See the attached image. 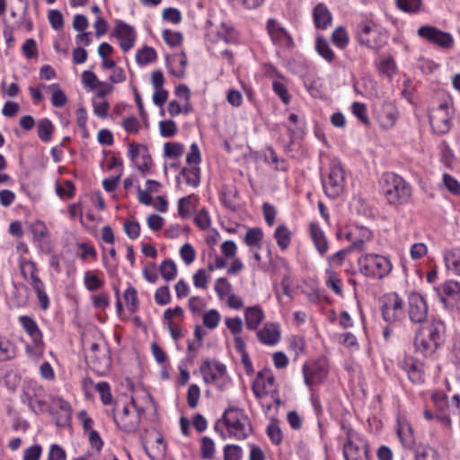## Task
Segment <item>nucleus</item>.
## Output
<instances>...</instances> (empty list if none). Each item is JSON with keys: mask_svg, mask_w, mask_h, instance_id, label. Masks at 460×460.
I'll list each match as a JSON object with an SVG mask.
<instances>
[{"mask_svg": "<svg viewBox=\"0 0 460 460\" xmlns=\"http://www.w3.org/2000/svg\"><path fill=\"white\" fill-rule=\"evenodd\" d=\"M447 340V327L440 319L433 318L427 326L420 327L414 339L417 352L427 358L441 348Z\"/></svg>", "mask_w": 460, "mask_h": 460, "instance_id": "1", "label": "nucleus"}, {"mask_svg": "<svg viewBox=\"0 0 460 460\" xmlns=\"http://www.w3.org/2000/svg\"><path fill=\"white\" fill-rule=\"evenodd\" d=\"M222 420L227 429L228 436L237 440H244L253 432L249 417L240 408L232 406L226 408Z\"/></svg>", "mask_w": 460, "mask_h": 460, "instance_id": "2", "label": "nucleus"}, {"mask_svg": "<svg viewBox=\"0 0 460 460\" xmlns=\"http://www.w3.org/2000/svg\"><path fill=\"white\" fill-rule=\"evenodd\" d=\"M382 190L386 200L391 205L404 204L411 195L410 184L402 177L394 172L383 174Z\"/></svg>", "mask_w": 460, "mask_h": 460, "instance_id": "3", "label": "nucleus"}, {"mask_svg": "<svg viewBox=\"0 0 460 460\" xmlns=\"http://www.w3.org/2000/svg\"><path fill=\"white\" fill-rule=\"evenodd\" d=\"M359 270L367 277L383 279L392 270L390 260L383 255L366 253L358 260Z\"/></svg>", "mask_w": 460, "mask_h": 460, "instance_id": "4", "label": "nucleus"}, {"mask_svg": "<svg viewBox=\"0 0 460 460\" xmlns=\"http://www.w3.org/2000/svg\"><path fill=\"white\" fill-rule=\"evenodd\" d=\"M325 194L334 199L343 191L345 183V172L341 163L332 161L330 164V172L327 178L322 179Z\"/></svg>", "mask_w": 460, "mask_h": 460, "instance_id": "5", "label": "nucleus"}, {"mask_svg": "<svg viewBox=\"0 0 460 460\" xmlns=\"http://www.w3.org/2000/svg\"><path fill=\"white\" fill-rule=\"evenodd\" d=\"M381 312L386 323H394L402 321L405 318L402 298L395 292L385 296L382 299Z\"/></svg>", "mask_w": 460, "mask_h": 460, "instance_id": "6", "label": "nucleus"}, {"mask_svg": "<svg viewBox=\"0 0 460 460\" xmlns=\"http://www.w3.org/2000/svg\"><path fill=\"white\" fill-rule=\"evenodd\" d=\"M356 34L360 45L372 49H380L386 43L385 35L378 31L376 26L369 22L358 24Z\"/></svg>", "mask_w": 460, "mask_h": 460, "instance_id": "7", "label": "nucleus"}, {"mask_svg": "<svg viewBox=\"0 0 460 460\" xmlns=\"http://www.w3.org/2000/svg\"><path fill=\"white\" fill-rule=\"evenodd\" d=\"M88 364L97 373H104L111 365V350L107 342L101 347L98 343L93 342L90 353L86 355Z\"/></svg>", "mask_w": 460, "mask_h": 460, "instance_id": "8", "label": "nucleus"}, {"mask_svg": "<svg viewBox=\"0 0 460 460\" xmlns=\"http://www.w3.org/2000/svg\"><path fill=\"white\" fill-rule=\"evenodd\" d=\"M18 321L23 331L28 334L32 341V346H26V352L32 355L35 354V350L41 354V350L44 346L43 335L36 321L29 315H21L19 316Z\"/></svg>", "mask_w": 460, "mask_h": 460, "instance_id": "9", "label": "nucleus"}, {"mask_svg": "<svg viewBox=\"0 0 460 460\" xmlns=\"http://www.w3.org/2000/svg\"><path fill=\"white\" fill-rule=\"evenodd\" d=\"M429 313V306L425 298L417 292H411L408 296L407 314L413 323H423L426 322Z\"/></svg>", "mask_w": 460, "mask_h": 460, "instance_id": "10", "label": "nucleus"}, {"mask_svg": "<svg viewBox=\"0 0 460 460\" xmlns=\"http://www.w3.org/2000/svg\"><path fill=\"white\" fill-rule=\"evenodd\" d=\"M439 301L445 309L453 310L460 301V283L456 280H447L435 288Z\"/></svg>", "mask_w": 460, "mask_h": 460, "instance_id": "11", "label": "nucleus"}, {"mask_svg": "<svg viewBox=\"0 0 460 460\" xmlns=\"http://www.w3.org/2000/svg\"><path fill=\"white\" fill-rule=\"evenodd\" d=\"M418 35L431 44L442 49H450L454 44V39L450 33L443 31L434 26H421L418 30Z\"/></svg>", "mask_w": 460, "mask_h": 460, "instance_id": "12", "label": "nucleus"}, {"mask_svg": "<svg viewBox=\"0 0 460 460\" xmlns=\"http://www.w3.org/2000/svg\"><path fill=\"white\" fill-rule=\"evenodd\" d=\"M447 108V103L443 102L429 116L430 126L439 135L447 133L451 128V117Z\"/></svg>", "mask_w": 460, "mask_h": 460, "instance_id": "13", "label": "nucleus"}, {"mask_svg": "<svg viewBox=\"0 0 460 460\" xmlns=\"http://www.w3.org/2000/svg\"><path fill=\"white\" fill-rule=\"evenodd\" d=\"M267 31L270 36L272 42L285 48H292L293 40L289 33L275 19H269L267 22Z\"/></svg>", "mask_w": 460, "mask_h": 460, "instance_id": "14", "label": "nucleus"}, {"mask_svg": "<svg viewBox=\"0 0 460 460\" xmlns=\"http://www.w3.org/2000/svg\"><path fill=\"white\" fill-rule=\"evenodd\" d=\"M113 34L120 40L119 46L124 52L133 48L136 40V33L132 26L122 21H118Z\"/></svg>", "mask_w": 460, "mask_h": 460, "instance_id": "15", "label": "nucleus"}, {"mask_svg": "<svg viewBox=\"0 0 460 460\" xmlns=\"http://www.w3.org/2000/svg\"><path fill=\"white\" fill-rule=\"evenodd\" d=\"M259 341L267 345H274L280 340V332L276 323H265L263 328L257 332Z\"/></svg>", "mask_w": 460, "mask_h": 460, "instance_id": "16", "label": "nucleus"}, {"mask_svg": "<svg viewBox=\"0 0 460 460\" xmlns=\"http://www.w3.org/2000/svg\"><path fill=\"white\" fill-rule=\"evenodd\" d=\"M44 389L36 381L30 380L23 384L21 400L24 403H31L32 401L43 398Z\"/></svg>", "mask_w": 460, "mask_h": 460, "instance_id": "17", "label": "nucleus"}, {"mask_svg": "<svg viewBox=\"0 0 460 460\" xmlns=\"http://www.w3.org/2000/svg\"><path fill=\"white\" fill-rule=\"evenodd\" d=\"M303 375L305 385L312 387L314 385L320 384L326 377L327 371L321 367H307L304 365Z\"/></svg>", "mask_w": 460, "mask_h": 460, "instance_id": "18", "label": "nucleus"}, {"mask_svg": "<svg viewBox=\"0 0 460 460\" xmlns=\"http://www.w3.org/2000/svg\"><path fill=\"white\" fill-rule=\"evenodd\" d=\"M367 446L365 445L364 448L354 444L350 439L343 446V455L345 460H367Z\"/></svg>", "mask_w": 460, "mask_h": 460, "instance_id": "19", "label": "nucleus"}, {"mask_svg": "<svg viewBox=\"0 0 460 460\" xmlns=\"http://www.w3.org/2000/svg\"><path fill=\"white\" fill-rule=\"evenodd\" d=\"M129 410L127 406H124L121 412L119 414H114L113 419L116 424L126 432H134L138 428L139 424V416L136 417L135 420H128L127 418L128 416Z\"/></svg>", "mask_w": 460, "mask_h": 460, "instance_id": "20", "label": "nucleus"}, {"mask_svg": "<svg viewBox=\"0 0 460 460\" xmlns=\"http://www.w3.org/2000/svg\"><path fill=\"white\" fill-rule=\"evenodd\" d=\"M314 25L317 29H326L332 22V14L323 4H318L313 12Z\"/></svg>", "mask_w": 460, "mask_h": 460, "instance_id": "21", "label": "nucleus"}, {"mask_svg": "<svg viewBox=\"0 0 460 460\" xmlns=\"http://www.w3.org/2000/svg\"><path fill=\"white\" fill-rule=\"evenodd\" d=\"M245 324L249 330L254 331L258 328L264 318L261 308L258 305L248 307L244 314Z\"/></svg>", "mask_w": 460, "mask_h": 460, "instance_id": "22", "label": "nucleus"}, {"mask_svg": "<svg viewBox=\"0 0 460 460\" xmlns=\"http://www.w3.org/2000/svg\"><path fill=\"white\" fill-rule=\"evenodd\" d=\"M310 233L312 240L321 255H323L328 251V242L324 236L322 229L316 225L312 223L310 225Z\"/></svg>", "mask_w": 460, "mask_h": 460, "instance_id": "23", "label": "nucleus"}, {"mask_svg": "<svg viewBox=\"0 0 460 460\" xmlns=\"http://www.w3.org/2000/svg\"><path fill=\"white\" fill-rule=\"evenodd\" d=\"M397 434L403 447L411 448L415 443L413 429L408 422H399Z\"/></svg>", "mask_w": 460, "mask_h": 460, "instance_id": "24", "label": "nucleus"}, {"mask_svg": "<svg viewBox=\"0 0 460 460\" xmlns=\"http://www.w3.org/2000/svg\"><path fill=\"white\" fill-rule=\"evenodd\" d=\"M55 131V127L50 119L44 118L40 119L37 123V134L39 138L48 143L51 140L52 135Z\"/></svg>", "mask_w": 460, "mask_h": 460, "instance_id": "25", "label": "nucleus"}, {"mask_svg": "<svg viewBox=\"0 0 460 460\" xmlns=\"http://www.w3.org/2000/svg\"><path fill=\"white\" fill-rule=\"evenodd\" d=\"M396 7L407 13H418L422 11V0H395Z\"/></svg>", "mask_w": 460, "mask_h": 460, "instance_id": "26", "label": "nucleus"}, {"mask_svg": "<svg viewBox=\"0 0 460 460\" xmlns=\"http://www.w3.org/2000/svg\"><path fill=\"white\" fill-rule=\"evenodd\" d=\"M31 232L33 234V239L39 243V247L43 251V247L40 244L42 240L49 234V230L45 223L41 220H36L30 226Z\"/></svg>", "mask_w": 460, "mask_h": 460, "instance_id": "27", "label": "nucleus"}, {"mask_svg": "<svg viewBox=\"0 0 460 460\" xmlns=\"http://www.w3.org/2000/svg\"><path fill=\"white\" fill-rule=\"evenodd\" d=\"M218 40L226 43H234L237 41V32L234 28L226 22H222L217 32Z\"/></svg>", "mask_w": 460, "mask_h": 460, "instance_id": "28", "label": "nucleus"}, {"mask_svg": "<svg viewBox=\"0 0 460 460\" xmlns=\"http://www.w3.org/2000/svg\"><path fill=\"white\" fill-rule=\"evenodd\" d=\"M363 244H364V241L362 239H356V241L353 242L348 247V249L341 250V251L335 252L334 254H332V256H330L328 258V261L332 263L341 264L345 258L347 252H350L353 250L361 251L363 248Z\"/></svg>", "mask_w": 460, "mask_h": 460, "instance_id": "29", "label": "nucleus"}, {"mask_svg": "<svg viewBox=\"0 0 460 460\" xmlns=\"http://www.w3.org/2000/svg\"><path fill=\"white\" fill-rule=\"evenodd\" d=\"M157 58L156 51L148 46H144L136 55V60L138 65L146 66L155 61Z\"/></svg>", "mask_w": 460, "mask_h": 460, "instance_id": "30", "label": "nucleus"}, {"mask_svg": "<svg viewBox=\"0 0 460 460\" xmlns=\"http://www.w3.org/2000/svg\"><path fill=\"white\" fill-rule=\"evenodd\" d=\"M184 177L186 184L198 187L200 182V168L197 165L191 168H183L180 173Z\"/></svg>", "mask_w": 460, "mask_h": 460, "instance_id": "31", "label": "nucleus"}, {"mask_svg": "<svg viewBox=\"0 0 460 460\" xmlns=\"http://www.w3.org/2000/svg\"><path fill=\"white\" fill-rule=\"evenodd\" d=\"M274 237L280 249L286 250L291 241V233L286 226L281 225L276 228Z\"/></svg>", "mask_w": 460, "mask_h": 460, "instance_id": "32", "label": "nucleus"}, {"mask_svg": "<svg viewBox=\"0 0 460 460\" xmlns=\"http://www.w3.org/2000/svg\"><path fill=\"white\" fill-rule=\"evenodd\" d=\"M159 270H160L161 276L166 281L174 279L176 277V274H177L176 264L171 259L164 260L161 263Z\"/></svg>", "mask_w": 460, "mask_h": 460, "instance_id": "33", "label": "nucleus"}, {"mask_svg": "<svg viewBox=\"0 0 460 460\" xmlns=\"http://www.w3.org/2000/svg\"><path fill=\"white\" fill-rule=\"evenodd\" d=\"M315 49L318 54L328 62H332L335 55L331 49L329 43L323 38L318 37L315 41Z\"/></svg>", "mask_w": 460, "mask_h": 460, "instance_id": "34", "label": "nucleus"}, {"mask_svg": "<svg viewBox=\"0 0 460 460\" xmlns=\"http://www.w3.org/2000/svg\"><path fill=\"white\" fill-rule=\"evenodd\" d=\"M414 460H439L437 450L430 447H419L414 452Z\"/></svg>", "mask_w": 460, "mask_h": 460, "instance_id": "35", "label": "nucleus"}, {"mask_svg": "<svg viewBox=\"0 0 460 460\" xmlns=\"http://www.w3.org/2000/svg\"><path fill=\"white\" fill-rule=\"evenodd\" d=\"M84 285L89 291H96L102 288L104 282L98 278L93 271H86L84 278Z\"/></svg>", "mask_w": 460, "mask_h": 460, "instance_id": "36", "label": "nucleus"}, {"mask_svg": "<svg viewBox=\"0 0 460 460\" xmlns=\"http://www.w3.org/2000/svg\"><path fill=\"white\" fill-rule=\"evenodd\" d=\"M262 238V230L259 227H253L246 232L244 242L248 246H257L260 248V243Z\"/></svg>", "mask_w": 460, "mask_h": 460, "instance_id": "37", "label": "nucleus"}, {"mask_svg": "<svg viewBox=\"0 0 460 460\" xmlns=\"http://www.w3.org/2000/svg\"><path fill=\"white\" fill-rule=\"evenodd\" d=\"M124 299L126 300L130 312L135 313L138 309L137 292L135 288L129 286L126 289L124 293Z\"/></svg>", "mask_w": 460, "mask_h": 460, "instance_id": "38", "label": "nucleus"}, {"mask_svg": "<svg viewBox=\"0 0 460 460\" xmlns=\"http://www.w3.org/2000/svg\"><path fill=\"white\" fill-rule=\"evenodd\" d=\"M332 42L340 49H344L349 43V36L343 27H338L332 34Z\"/></svg>", "mask_w": 460, "mask_h": 460, "instance_id": "39", "label": "nucleus"}, {"mask_svg": "<svg viewBox=\"0 0 460 460\" xmlns=\"http://www.w3.org/2000/svg\"><path fill=\"white\" fill-rule=\"evenodd\" d=\"M199 370L206 384H211L218 378L217 374L212 371V364L209 359L203 361Z\"/></svg>", "mask_w": 460, "mask_h": 460, "instance_id": "40", "label": "nucleus"}, {"mask_svg": "<svg viewBox=\"0 0 460 460\" xmlns=\"http://www.w3.org/2000/svg\"><path fill=\"white\" fill-rule=\"evenodd\" d=\"M75 184L72 181H65L63 184H57L56 192L61 199H71L75 195Z\"/></svg>", "mask_w": 460, "mask_h": 460, "instance_id": "41", "label": "nucleus"}, {"mask_svg": "<svg viewBox=\"0 0 460 460\" xmlns=\"http://www.w3.org/2000/svg\"><path fill=\"white\" fill-rule=\"evenodd\" d=\"M49 89H54L51 96V103L54 107H62L67 102L66 95L65 93L58 88V84H52L49 86Z\"/></svg>", "mask_w": 460, "mask_h": 460, "instance_id": "42", "label": "nucleus"}, {"mask_svg": "<svg viewBox=\"0 0 460 460\" xmlns=\"http://www.w3.org/2000/svg\"><path fill=\"white\" fill-rule=\"evenodd\" d=\"M220 319V314L216 309H210L203 314L204 325L211 330L217 327Z\"/></svg>", "mask_w": 460, "mask_h": 460, "instance_id": "43", "label": "nucleus"}, {"mask_svg": "<svg viewBox=\"0 0 460 460\" xmlns=\"http://www.w3.org/2000/svg\"><path fill=\"white\" fill-rule=\"evenodd\" d=\"M164 147V155L172 159H176L184 153V146L180 143H165Z\"/></svg>", "mask_w": 460, "mask_h": 460, "instance_id": "44", "label": "nucleus"}, {"mask_svg": "<svg viewBox=\"0 0 460 460\" xmlns=\"http://www.w3.org/2000/svg\"><path fill=\"white\" fill-rule=\"evenodd\" d=\"M328 279L326 280L327 287L331 288L337 295H342L341 281L336 273L331 269L326 270Z\"/></svg>", "mask_w": 460, "mask_h": 460, "instance_id": "45", "label": "nucleus"}, {"mask_svg": "<svg viewBox=\"0 0 460 460\" xmlns=\"http://www.w3.org/2000/svg\"><path fill=\"white\" fill-rule=\"evenodd\" d=\"M163 39L170 47H177L182 41V34L180 31H172L170 30L163 31Z\"/></svg>", "mask_w": 460, "mask_h": 460, "instance_id": "46", "label": "nucleus"}, {"mask_svg": "<svg viewBox=\"0 0 460 460\" xmlns=\"http://www.w3.org/2000/svg\"><path fill=\"white\" fill-rule=\"evenodd\" d=\"M201 457L204 459H210L214 456L215 454V443L214 441L208 438L204 437L201 439L200 445Z\"/></svg>", "mask_w": 460, "mask_h": 460, "instance_id": "47", "label": "nucleus"}, {"mask_svg": "<svg viewBox=\"0 0 460 460\" xmlns=\"http://www.w3.org/2000/svg\"><path fill=\"white\" fill-rule=\"evenodd\" d=\"M160 134L164 137H172L177 133V126L173 120H162L159 123Z\"/></svg>", "mask_w": 460, "mask_h": 460, "instance_id": "48", "label": "nucleus"}, {"mask_svg": "<svg viewBox=\"0 0 460 460\" xmlns=\"http://www.w3.org/2000/svg\"><path fill=\"white\" fill-rule=\"evenodd\" d=\"M95 388L100 394L102 402L104 405L111 404L112 402V395L110 385L107 382H100L96 385Z\"/></svg>", "mask_w": 460, "mask_h": 460, "instance_id": "49", "label": "nucleus"}, {"mask_svg": "<svg viewBox=\"0 0 460 460\" xmlns=\"http://www.w3.org/2000/svg\"><path fill=\"white\" fill-rule=\"evenodd\" d=\"M243 450L237 445H226L224 447V460H241Z\"/></svg>", "mask_w": 460, "mask_h": 460, "instance_id": "50", "label": "nucleus"}, {"mask_svg": "<svg viewBox=\"0 0 460 460\" xmlns=\"http://www.w3.org/2000/svg\"><path fill=\"white\" fill-rule=\"evenodd\" d=\"M173 58L178 59L181 68L178 70L170 69V72L178 78H183L185 76V68L188 64V58L185 52L181 51V53L174 55Z\"/></svg>", "mask_w": 460, "mask_h": 460, "instance_id": "51", "label": "nucleus"}, {"mask_svg": "<svg viewBox=\"0 0 460 460\" xmlns=\"http://www.w3.org/2000/svg\"><path fill=\"white\" fill-rule=\"evenodd\" d=\"M267 435L269 436L270 441L275 445H279L282 442V431L277 423H270L267 427Z\"/></svg>", "mask_w": 460, "mask_h": 460, "instance_id": "52", "label": "nucleus"}, {"mask_svg": "<svg viewBox=\"0 0 460 460\" xmlns=\"http://www.w3.org/2000/svg\"><path fill=\"white\" fill-rule=\"evenodd\" d=\"M352 112L365 125L369 124V119L367 115V107L365 104L355 102L352 104Z\"/></svg>", "mask_w": 460, "mask_h": 460, "instance_id": "53", "label": "nucleus"}, {"mask_svg": "<svg viewBox=\"0 0 460 460\" xmlns=\"http://www.w3.org/2000/svg\"><path fill=\"white\" fill-rule=\"evenodd\" d=\"M272 88L274 93L281 99L285 104H288L290 102V96L286 85L279 81H273Z\"/></svg>", "mask_w": 460, "mask_h": 460, "instance_id": "54", "label": "nucleus"}, {"mask_svg": "<svg viewBox=\"0 0 460 460\" xmlns=\"http://www.w3.org/2000/svg\"><path fill=\"white\" fill-rule=\"evenodd\" d=\"M13 357L10 341L0 335V362L7 361Z\"/></svg>", "mask_w": 460, "mask_h": 460, "instance_id": "55", "label": "nucleus"}, {"mask_svg": "<svg viewBox=\"0 0 460 460\" xmlns=\"http://www.w3.org/2000/svg\"><path fill=\"white\" fill-rule=\"evenodd\" d=\"M155 300L159 305H165L171 301V294L168 286H164L155 291Z\"/></svg>", "mask_w": 460, "mask_h": 460, "instance_id": "56", "label": "nucleus"}, {"mask_svg": "<svg viewBox=\"0 0 460 460\" xmlns=\"http://www.w3.org/2000/svg\"><path fill=\"white\" fill-rule=\"evenodd\" d=\"M200 397V389L197 385H190L188 389L187 402L190 408H195L198 405Z\"/></svg>", "mask_w": 460, "mask_h": 460, "instance_id": "57", "label": "nucleus"}, {"mask_svg": "<svg viewBox=\"0 0 460 460\" xmlns=\"http://www.w3.org/2000/svg\"><path fill=\"white\" fill-rule=\"evenodd\" d=\"M215 290L218 296L223 299L231 291V285L226 278H219L216 281Z\"/></svg>", "mask_w": 460, "mask_h": 460, "instance_id": "58", "label": "nucleus"}, {"mask_svg": "<svg viewBox=\"0 0 460 460\" xmlns=\"http://www.w3.org/2000/svg\"><path fill=\"white\" fill-rule=\"evenodd\" d=\"M180 254L181 259L186 264H190L194 261L196 252L190 243H185L181 247Z\"/></svg>", "mask_w": 460, "mask_h": 460, "instance_id": "59", "label": "nucleus"}, {"mask_svg": "<svg viewBox=\"0 0 460 460\" xmlns=\"http://www.w3.org/2000/svg\"><path fill=\"white\" fill-rule=\"evenodd\" d=\"M194 221L196 225L202 230L208 228L211 224L208 212L205 208L200 209L197 213Z\"/></svg>", "mask_w": 460, "mask_h": 460, "instance_id": "60", "label": "nucleus"}, {"mask_svg": "<svg viewBox=\"0 0 460 460\" xmlns=\"http://www.w3.org/2000/svg\"><path fill=\"white\" fill-rule=\"evenodd\" d=\"M124 231L128 238L136 239L140 234V226L137 222L126 220L123 224Z\"/></svg>", "mask_w": 460, "mask_h": 460, "instance_id": "61", "label": "nucleus"}, {"mask_svg": "<svg viewBox=\"0 0 460 460\" xmlns=\"http://www.w3.org/2000/svg\"><path fill=\"white\" fill-rule=\"evenodd\" d=\"M49 21L51 24V27L54 30H59L63 27L64 19L60 11L58 10H50L48 14Z\"/></svg>", "mask_w": 460, "mask_h": 460, "instance_id": "62", "label": "nucleus"}, {"mask_svg": "<svg viewBox=\"0 0 460 460\" xmlns=\"http://www.w3.org/2000/svg\"><path fill=\"white\" fill-rule=\"evenodd\" d=\"M41 453V446L33 445L24 451L23 460H40Z\"/></svg>", "mask_w": 460, "mask_h": 460, "instance_id": "63", "label": "nucleus"}, {"mask_svg": "<svg viewBox=\"0 0 460 460\" xmlns=\"http://www.w3.org/2000/svg\"><path fill=\"white\" fill-rule=\"evenodd\" d=\"M446 261L447 267L460 275V250L457 252L452 253L450 257H447Z\"/></svg>", "mask_w": 460, "mask_h": 460, "instance_id": "64", "label": "nucleus"}]
</instances>
